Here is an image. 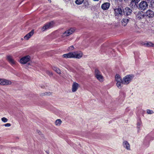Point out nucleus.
I'll use <instances>...</instances> for the list:
<instances>
[{
  "label": "nucleus",
  "instance_id": "obj_33",
  "mask_svg": "<svg viewBox=\"0 0 154 154\" xmlns=\"http://www.w3.org/2000/svg\"><path fill=\"white\" fill-rule=\"evenodd\" d=\"M48 74L50 75H52V73L51 72H48Z\"/></svg>",
  "mask_w": 154,
  "mask_h": 154
},
{
  "label": "nucleus",
  "instance_id": "obj_13",
  "mask_svg": "<svg viewBox=\"0 0 154 154\" xmlns=\"http://www.w3.org/2000/svg\"><path fill=\"white\" fill-rule=\"evenodd\" d=\"M130 19H131L130 18L127 17L123 18L121 21L122 26H126Z\"/></svg>",
  "mask_w": 154,
  "mask_h": 154
},
{
  "label": "nucleus",
  "instance_id": "obj_14",
  "mask_svg": "<svg viewBox=\"0 0 154 154\" xmlns=\"http://www.w3.org/2000/svg\"><path fill=\"white\" fill-rule=\"evenodd\" d=\"M144 16V14L143 12L139 11L136 14V17L137 19L139 20L143 18Z\"/></svg>",
  "mask_w": 154,
  "mask_h": 154
},
{
  "label": "nucleus",
  "instance_id": "obj_32",
  "mask_svg": "<svg viewBox=\"0 0 154 154\" xmlns=\"http://www.w3.org/2000/svg\"><path fill=\"white\" fill-rule=\"evenodd\" d=\"M5 127H9L11 126V124L10 123H6L4 125Z\"/></svg>",
  "mask_w": 154,
  "mask_h": 154
},
{
  "label": "nucleus",
  "instance_id": "obj_23",
  "mask_svg": "<svg viewBox=\"0 0 154 154\" xmlns=\"http://www.w3.org/2000/svg\"><path fill=\"white\" fill-rule=\"evenodd\" d=\"M62 122V121L60 119H58L55 122V124L57 126H60Z\"/></svg>",
  "mask_w": 154,
  "mask_h": 154
},
{
  "label": "nucleus",
  "instance_id": "obj_7",
  "mask_svg": "<svg viewBox=\"0 0 154 154\" xmlns=\"http://www.w3.org/2000/svg\"><path fill=\"white\" fill-rule=\"evenodd\" d=\"M123 148L128 151L131 150L130 145L128 142L126 140H124L122 143Z\"/></svg>",
  "mask_w": 154,
  "mask_h": 154
},
{
  "label": "nucleus",
  "instance_id": "obj_10",
  "mask_svg": "<svg viewBox=\"0 0 154 154\" xmlns=\"http://www.w3.org/2000/svg\"><path fill=\"white\" fill-rule=\"evenodd\" d=\"M12 84L11 80L5 79H1L0 85H10Z\"/></svg>",
  "mask_w": 154,
  "mask_h": 154
},
{
  "label": "nucleus",
  "instance_id": "obj_8",
  "mask_svg": "<svg viewBox=\"0 0 154 154\" xmlns=\"http://www.w3.org/2000/svg\"><path fill=\"white\" fill-rule=\"evenodd\" d=\"M30 59V57L29 56L27 55L22 58L20 60L21 63L25 64L28 62Z\"/></svg>",
  "mask_w": 154,
  "mask_h": 154
},
{
  "label": "nucleus",
  "instance_id": "obj_34",
  "mask_svg": "<svg viewBox=\"0 0 154 154\" xmlns=\"http://www.w3.org/2000/svg\"><path fill=\"white\" fill-rule=\"evenodd\" d=\"M130 110L129 108H127L125 110L126 112H128Z\"/></svg>",
  "mask_w": 154,
  "mask_h": 154
},
{
  "label": "nucleus",
  "instance_id": "obj_25",
  "mask_svg": "<svg viewBox=\"0 0 154 154\" xmlns=\"http://www.w3.org/2000/svg\"><path fill=\"white\" fill-rule=\"evenodd\" d=\"M141 122L140 120L138 121L137 123V128L138 129V131L140 130V128L141 125Z\"/></svg>",
  "mask_w": 154,
  "mask_h": 154
},
{
  "label": "nucleus",
  "instance_id": "obj_26",
  "mask_svg": "<svg viewBox=\"0 0 154 154\" xmlns=\"http://www.w3.org/2000/svg\"><path fill=\"white\" fill-rule=\"evenodd\" d=\"M53 69L58 74H60L61 73L60 70L57 68L56 67H54Z\"/></svg>",
  "mask_w": 154,
  "mask_h": 154
},
{
  "label": "nucleus",
  "instance_id": "obj_18",
  "mask_svg": "<svg viewBox=\"0 0 154 154\" xmlns=\"http://www.w3.org/2000/svg\"><path fill=\"white\" fill-rule=\"evenodd\" d=\"M34 33V30H32L24 37V39L26 40H28L33 35Z\"/></svg>",
  "mask_w": 154,
  "mask_h": 154
},
{
  "label": "nucleus",
  "instance_id": "obj_36",
  "mask_svg": "<svg viewBox=\"0 0 154 154\" xmlns=\"http://www.w3.org/2000/svg\"><path fill=\"white\" fill-rule=\"evenodd\" d=\"M93 0L95 1H98L99 0Z\"/></svg>",
  "mask_w": 154,
  "mask_h": 154
},
{
  "label": "nucleus",
  "instance_id": "obj_30",
  "mask_svg": "<svg viewBox=\"0 0 154 154\" xmlns=\"http://www.w3.org/2000/svg\"><path fill=\"white\" fill-rule=\"evenodd\" d=\"M1 120L2 121H3L4 122H7L8 121V119H7L5 118V117H3L2 118Z\"/></svg>",
  "mask_w": 154,
  "mask_h": 154
},
{
  "label": "nucleus",
  "instance_id": "obj_9",
  "mask_svg": "<svg viewBox=\"0 0 154 154\" xmlns=\"http://www.w3.org/2000/svg\"><path fill=\"white\" fill-rule=\"evenodd\" d=\"M74 31V30L72 28L70 29L63 33L62 35V37H65L67 36L72 34Z\"/></svg>",
  "mask_w": 154,
  "mask_h": 154
},
{
  "label": "nucleus",
  "instance_id": "obj_29",
  "mask_svg": "<svg viewBox=\"0 0 154 154\" xmlns=\"http://www.w3.org/2000/svg\"><path fill=\"white\" fill-rule=\"evenodd\" d=\"M146 112L147 114H152L154 113L153 112L152 110L149 109H147L146 110Z\"/></svg>",
  "mask_w": 154,
  "mask_h": 154
},
{
  "label": "nucleus",
  "instance_id": "obj_12",
  "mask_svg": "<svg viewBox=\"0 0 154 154\" xmlns=\"http://www.w3.org/2000/svg\"><path fill=\"white\" fill-rule=\"evenodd\" d=\"M73 58L77 59H80L81 58L83 55V54L80 51H75L73 52Z\"/></svg>",
  "mask_w": 154,
  "mask_h": 154
},
{
  "label": "nucleus",
  "instance_id": "obj_27",
  "mask_svg": "<svg viewBox=\"0 0 154 154\" xmlns=\"http://www.w3.org/2000/svg\"><path fill=\"white\" fill-rule=\"evenodd\" d=\"M84 0H76L75 3L78 5L81 4L83 2Z\"/></svg>",
  "mask_w": 154,
  "mask_h": 154
},
{
  "label": "nucleus",
  "instance_id": "obj_22",
  "mask_svg": "<svg viewBox=\"0 0 154 154\" xmlns=\"http://www.w3.org/2000/svg\"><path fill=\"white\" fill-rule=\"evenodd\" d=\"M144 45H145L146 46L148 47H154V44L151 42H148L146 43H145Z\"/></svg>",
  "mask_w": 154,
  "mask_h": 154
},
{
  "label": "nucleus",
  "instance_id": "obj_35",
  "mask_svg": "<svg viewBox=\"0 0 154 154\" xmlns=\"http://www.w3.org/2000/svg\"><path fill=\"white\" fill-rule=\"evenodd\" d=\"M140 0H132V1H135L136 2L138 3L140 1Z\"/></svg>",
  "mask_w": 154,
  "mask_h": 154
},
{
  "label": "nucleus",
  "instance_id": "obj_3",
  "mask_svg": "<svg viewBox=\"0 0 154 154\" xmlns=\"http://www.w3.org/2000/svg\"><path fill=\"white\" fill-rule=\"evenodd\" d=\"M94 73L96 78L99 81L102 82L103 81L104 78L101 73L98 69H95Z\"/></svg>",
  "mask_w": 154,
  "mask_h": 154
},
{
  "label": "nucleus",
  "instance_id": "obj_15",
  "mask_svg": "<svg viewBox=\"0 0 154 154\" xmlns=\"http://www.w3.org/2000/svg\"><path fill=\"white\" fill-rule=\"evenodd\" d=\"M63 58H73V52H70L67 54H63L62 55Z\"/></svg>",
  "mask_w": 154,
  "mask_h": 154
},
{
  "label": "nucleus",
  "instance_id": "obj_4",
  "mask_svg": "<svg viewBox=\"0 0 154 154\" xmlns=\"http://www.w3.org/2000/svg\"><path fill=\"white\" fill-rule=\"evenodd\" d=\"M148 5L147 3L145 1H141L139 4V8L141 10L144 11L147 9Z\"/></svg>",
  "mask_w": 154,
  "mask_h": 154
},
{
  "label": "nucleus",
  "instance_id": "obj_2",
  "mask_svg": "<svg viewBox=\"0 0 154 154\" xmlns=\"http://www.w3.org/2000/svg\"><path fill=\"white\" fill-rule=\"evenodd\" d=\"M114 10L116 18H120L123 15L122 10L120 8H116L114 9Z\"/></svg>",
  "mask_w": 154,
  "mask_h": 154
},
{
  "label": "nucleus",
  "instance_id": "obj_17",
  "mask_svg": "<svg viewBox=\"0 0 154 154\" xmlns=\"http://www.w3.org/2000/svg\"><path fill=\"white\" fill-rule=\"evenodd\" d=\"M110 6V4L108 2H106L103 4L101 6V8L103 10H106L109 9Z\"/></svg>",
  "mask_w": 154,
  "mask_h": 154
},
{
  "label": "nucleus",
  "instance_id": "obj_24",
  "mask_svg": "<svg viewBox=\"0 0 154 154\" xmlns=\"http://www.w3.org/2000/svg\"><path fill=\"white\" fill-rule=\"evenodd\" d=\"M122 84H122V81L121 82H117L116 83V85L117 86V87L119 88H122Z\"/></svg>",
  "mask_w": 154,
  "mask_h": 154
},
{
  "label": "nucleus",
  "instance_id": "obj_1",
  "mask_svg": "<svg viewBox=\"0 0 154 154\" xmlns=\"http://www.w3.org/2000/svg\"><path fill=\"white\" fill-rule=\"evenodd\" d=\"M134 75H127L124 77L122 80V84L124 85L129 84L134 78Z\"/></svg>",
  "mask_w": 154,
  "mask_h": 154
},
{
  "label": "nucleus",
  "instance_id": "obj_5",
  "mask_svg": "<svg viewBox=\"0 0 154 154\" xmlns=\"http://www.w3.org/2000/svg\"><path fill=\"white\" fill-rule=\"evenodd\" d=\"M7 59L9 63L13 66H14L16 65L17 62L14 60L12 56L11 55L7 56Z\"/></svg>",
  "mask_w": 154,
  "mask_h": 154
},
{
  "label": "nucleus",
  "instance_id": "obj_28",
  "mask_svg": "<svg viewBox=\"0 0 154 154\" xmlns=\"http://www.w3.org/2000/svg\"><path fill=\"white\" fill-rule=\"evenodd\" d=\"M150 3L151 7L153 8H154V0H151Z\"/></svg>",
  "mask_w": 154,
  "mask_h": 154
},
{
  "label": "nucleus",
  "instance_id": "obj_21",
  "mask_svg": "<svg viewBox=\"0 0 154 154\" xmlns=\"http://www.w3.org/2000/svg\"><path fill=\"white\" fill-rule=\"evenodd\" d=\"M115 80L116 82H121L122 81L121 76L119 75H116L115 76Z\"/></svg>",
  "mask_w": 154,
  "mask_h": 154
},
{
  "label": "nucleus",
  "instance_id": "obj_11",
  "mask_svg": "<svg viewBox=\"0 0 154 154\" xmlns=\"http://www.w3.org/2000/svg\"><path fill=\"white\" fill-rule=\"evenodd\" d=\"M54 23L53 22L48 23L45 24L42 29V31H44L48 29L51 28L53 27Z\"/></svg>",
  "mask_w": 154,
  "mask_h": 154
},
{
  "label": "nucleus",
  "instance_id": "obj_20",
  "mask_svg": "<svg viewBox=\"0 0 154 154\" xmlns=\"http://www.w3.org/2000/svg\"><path fill=\"white\" fill-rule=\"evenodd\" d=\"M125 13L126 15H130L132 13V10L128 8H126L125 9Z\"/></svg>",
  "mask_w": 154,
  "mask_h": 154
},
{
  "label": "nucleus",
  "instance_id": "obj_31",
  "mask_svg": "<svg viewBox=\"0 0 154 154\" xmlns=\"http://www.w3.org/2000/svg\"><path fill=\"white\" fill-rule=\"evenodd\" d=\"M74 48V46L72 45L70 46L69 47L68 50L69 51H71L73 50Z\"/></svg>",
  "mask_w": 154,
  "mask_h": 154
},
{
  "label": "nucleus",
  "instance_id": "obj_16",
  "mask_svg": "<svg viewBox=\"0 0 154 154\" xmlns=\"http://www.w3.org/2000/svg\"><path fill=\"white\" fill-rule=\"evenodd\" d=\"M79 85L76 82H74L72 85V91L73 92H75L78 88Z\"/></svg>",
  "mask_w": 154,
  "mask_h": 154
},
{
  "label": "nucleus",
  "instance_id": "obj_37",
  "mask_svg": "<svg viewBox=\"0 0 154 154\" xmlns=\"http://www.w3.org/2000/svg\"><path fill=\"white\" fill-rule=\"evenodd\" d=\"M128 0H124V1H128Z\"/></svg>",
  "mask_w": 154,
  "mask_h": 154
},
{
  "label": "nucleus",
  "instance_id": "obj_6",
  "mask_svg": "<svg viewBox=\"0 0 154 154\" xmlns=\"http://www.w3.org/2000/svg\"><path fill=\"white\" fill-rule=\"evenodd\" d=\"M144 15L147 18H152L154 17V12L152 10L149 9L146 11Z\"/></svg>",
  "mask_w": 154,
  "mask_h": 154
},
{
  "label": "nucleus",
  "instance_id": "obj_19",
  "mask_svg": "<svg viewBox=\"0 0 154 154\" xmlns=\"http://www.w3.org/2000/svg\"><path fill=\"white\" fill-rule=\"evenodd\" d=\"M138 3L134 1H131L130 4L131 7L133 9H136L137 8Z\"/></svg>",
  "mask_w": 154,
  "mask_h": 154
}]
</instances>
